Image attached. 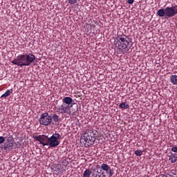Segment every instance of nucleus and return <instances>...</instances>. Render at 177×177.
Segmentation results:
<instances>
[{"mask_svg": "<svg viewBox=\"0 0 177 177\" xmlns=\"http://www.w3.org/2000/svg\"><path fill=\"white\" fill-rule=\"evenodd\" d=\"M34 139L37 142H39L40 145L42 146H48V148L50 147H57L60 145L59 139H62V135L59 133H55L52 135L51 137H48V136H39L34 137Z\"/></svg>", "mask_w": 177, "mask_h": 177, "instance_id": "obj_1", "label": "nucleus"}, {"mask_svg": "<svg viewBox=\"0 0 177 177\" xmlns=\"http://www.w3.org/2000/svg\"><path fill=\"white\" fill-rule=\"evenodd\" d=\"M115 48L118 53L125 55L129 52V46L131 45V39L127 35H119L114 40Z\"/></svg>", "mask_w": 177, "mask_h": 177, "instance_id": "obj_2", "label": "nucleus"}, {"mask_svg": "<svg viewBox=\"0 0 177 177\" xmlns=\"http://www.w3.org/2000/svg\"><path fill=\"white\" fill-rule=\"evenodd\" d=\"M35 55L32 53L29 54H21L11 62L12 64L17 66L18 67L29 66L35 62Z\"/></svg>", "mask_w": 177, "mask_h": 177, "instance_id": "obj_3", "label": "nucleus"}, {"mask_svg": "<svg viewBox=\"0 0 177 177\" xmlns=\"http://www.w3.org/2000/svg\"><path fill=\"white\" fill-rule=\"evenodd\" d=\"M159 17H165V19H171L177 15V5L175 4L171 7H166L165 9L160 8L157 12Z\"/></svg>", "mask_w": 177, "mask_h": 177, "instance_id": "obj_4", "label": "nucleus"}, {"mask_svg": "<svg viewBox=\"0 0 177 177\" xmlns=\"http://www.w3.org/2000/svg\"><path fill=\"white\" fill-rule=\"evenodd\" d=\"M81 140L84 141V145L88 143V146H89V145H94L96 138L95 137L93 130H86V131L82 135Z\"/></svg>", "mask_w": 177, "mask_h": 177, "instance_id": "obj_5", "label": "nucleus"}, {"mask_svg": "<svg viewBox=\"0 0 177 177\" xmlns=\"http://www.w3.org/2000/svg\"><path fill=\"white\" fill-rule=\"evenodd\" d=\"M39 121L41 125H45L46 127L50 125V122H52V116L49 115V113H44L40 115Z\"/></svg>", "mask_w": 177, "mask_h": 177, "instance_id": "obj_6", "label": "nucleus"}, {"mask_svg": "<svg viewBox=\"0 0 177 177\" xmlns=\"http://www.w3.org/2000/svg\"><path fill=\"white\" fill-rule=\"evenodd\" d=\"M70 106L62 104V105H59L57 107V113H59L60 114H68V115H70L71 113Z\"/></svg>", "mask_w": 177, "mask_h": 177, "instance_id": "obj_7", "label": "nucleus"}, {"mask_svg": "<svg viewBox=\"0 0 177 177\" xmlns=\"http://www.w3.org/2000/svg\"><path fill=\"white\" fill-rule=\"evenodd\" d=\"M67 162H65L62 165H56L55 167L53 169V174H55V175H59V174L66 172V169H67Z\"/></svg>", "mask_w": 177, "mask_h": 177, "instance_id": "obj_8", "label": "nucleus"}, {"mask_svg": "<svg viewBox=\"0 0 177 177\" xmlns=\"http://www.w3.org/2000/svg\"><path fill=\"white\" fill-rule=\"evenodd\" d=\"M83 177H102V176L97 174V173H92L91 169H86L83 173Z\"/></svg>", "mask_w": 177, "mask_h": 177, "instance_id": "obj_9", "label": "nucleus"}, {"mask_svg": "<svg viewBox=\"0 0 177 177\" xmlns=\"http://www.w3.org/2000/svg\"><path fill=\"white\" fill-rule=\"evenodd\" d=\"M169 161L171 162V164H174L177 161V153H174L172 152L170 153L169 156Z\"/></svg>", "mask_w": 177, "mask_h": 177, "instance_id": "obj_10", "label": "nucleus"}, {"mask_svg": "<svg viewBox=\"0 0 177 177\" xmlns=\"http://www.w3.org/2000/svg\"><path fill=\"white\" fill-rule=\"evenodd\" d=\"M63 104H66V106H70L73 103V98L70 97H65L62 99Z\"/></svg>", "mask_w": 177, "mask_h": 177, "instance_id": "obj_11", "label": "nucleus"}, {"mask_svg": "<svg viewBox=\"0 0 177 177\" xmlns=\"http://www.w3.org/2000/svg\"><path fill=\"white\" fill-rule=\"evenodd\" d=\"M170 82L173 85H177V75H172L170 77Z\"/></svg>", "mask_w": 177, "mask_h": 177, "instance_id": "obj_12", "label": "nucleus"}, {"mask_svg": "<svg viewBox=\"0 0 177 177\" xmlns=\"http://www.w3.org/2000/svg\"><path fill=\"white\" fill-rule=\"evenodd\" d=\"M11 93H13V89H8L6 91L5 93H3L2 95H1V97H4V99H6V97H8V96H10V94Z\"/></svg>", "mask_w": 177, "mask_h": 177, "instance_id": "obj_13", "label": "nucleus"}, {"mask_svg": "<svg viewBox=\"0 0 177 177\" xmlns=\"http://www.w3.org/2000/svg\"><path fill=\"white\" fill-rule=\"evenodd\" d=\"M120 109H124V110H127L129 109V104H128L127 102H122L119 105Z\"/></svg>", "mask_w": 177, "mask_h": 177, "instance_id": "obj_14", "label": "nucleus"}, {"mask_svg": "<svg viewBox=\"0 0 177 177\" xmlns=\"http://www.w3.org/2000/svg\"><path fill=\"white\" fill-rule=\"evenodd\" d=\"M101 169L106 172L107 171H109V169H110V167L107 164L103 163L101 165Z\"/></svg>", "mask_w": 177, "mask_h": 177, "instance_id": "obj_15", "label": "nucleus"}, {"mask_svg": "<svg viewBox=\"0 0 177 177\" xmlns=\"http://www.w3.org/2000/svg\"><path fill=\"white\" fill-rule=\"evenodd\" d=\"M52 119L53 120L54 122H59V121L60 120V117H59V115H57V114H55Z\"/></svg>", "mask_w": 177, "mask_h": 177, "instance_id": "obj_16", "label": "nucleus"}, {"mask_svg": "<svg viewBox=\"0 0 177 177\" xmlns=\"http://www.w3.org/2000/svg\"><path fill=\"white\" fill-rule=\"evenodd\" d=\"M134 153H135L136 156L140 157V156H142L143 154V151H142L140 149L136 150Z\"/></svg>", "mask_w": 177, "mask_h": 177, "instance_id": "obj_17", "label": "nucleus"}, {"mask_svg": "<svg viewBox=\"0 0 177 177\" xmlns=\"http://www.w3.org/2000/svg\"><path fill=\"white\" fill-rule=\"evenodd\" d=\"M106 174L109 175V176H113V175H114V170L109 167V170L106 171Z\"/></svg>", "mask_w": 177, "mask_h": 177, "instance_id": "obj_18", "label": "nucleus"}, {"mask_svg": "<svg viewBox=\"0 0 177 177\" xmlns=\"http://www.w3.org/2000/svg\"><path fill=\"white\" fill-rule=\"evenodd\" d=\"M10 147H13V143H10L4 145V150H7V149H9Z\"/></svg>", "mask_w": 177, "mask_h": 177, "instance_id": "obj_19", "label": "nucleus"}, {"mask_svg": "<svg viewBox=\"0 0 177 177\" xmlns=\"http://www.w3.org/2000/svg\"><path fill=\"white\" fill-rule=\"evenodd\" d=\"M68 2L70 3V5H75V3L78 2V0H68Z\"/></svg>", "mask_w": 177, "mask_h": 177, "instance_id": "obj_20", "label": "nucleus"}, {"mask_svg": "<svg viewBox=\"0 0 177 177\" xmlns=\"http://www.w3.org/2000/svg\"><path fill=\"white\" fill-rule=\"evenodd\" d=\"M159 177H174V176L169 174H160Z\"/></svg>", "mask_w": 177, "mask_h": 177, "instance_id": "obj_21", "label": "nucleus"}, {"mask_svg": "<svg viewBox=\"0 0 177 177\" xmlns=\"http://www.w3.org/2000/svg\"><path fill=\"white\" fill-rule=\"evenodd\" d=\"M100 166L99 165H93L91 167V169L92 171H96L97 169V168H99Z\"/></svg>", "mask_w": 177, "mask_h": 177, "instance_id": "obj_22", "label": "nucleus"}, {"mask_svg": "<svg viewBox=\"0 0 177 177\" xmlns=\"http://www.w3.org/2000/svg\"><path fill=\"white\" fill-rule=\"evenodd\" d=\"M5 142V138L3 136H0V145H2Z\"/></svg>", "mask_w": 177, "mask_h": 177, "instance_id": "obj_23", "label": "nucleus"}, {"mask_svg": "<svg viewBox=\"0 0 177 177\" xmlns=\"http://www.w3.org/2000/svg\"><path fill=\"white\" fill-rule=\"evenodd\" d=\"M171 151H174V153H177V147H173L171 148Z\"/></svg>", "mask_w": 177, "mask_h": 177, "instance_id": "obj_24", "label": "nucleus"}, {"mask_svg": "<svg viewBox=\"0 0 177 177\" xmlns=\"http://www.w3.org/2000/svg\"><path fill=\"white\" fill-rule=\"evenodd\" d=\"M133 2H135V0H127V3H129V5H132Z\"/></svg>", "mask_w": 177, "mask_h": 177, "instance_id": "obj_25", "label": "nucleus"}]
</instances>
